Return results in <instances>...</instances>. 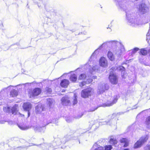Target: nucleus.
<instances>
[{
	"label": "nucleus",
	"mask_w": 150,
	"mask_h": 150,
	"mask_svg": "<svg viewBox=\"0 0 150 150\" xmlns=\"http://www.w3.org/2000/svg\"><path fill=\"white\" fill-rule=\"evenodd\" d=\"M77 138V137H72L70 136L65 137L62 139L57 138L55 139V142H53V146H55V144L58 146L64 144L70 139H76Z\"/></svg>",
	"instance_id": "obj_5"
},
{
	"label": "nucleus",
	"mask_w": 150,
	"mask_h": 150,
	"mask_svg": "<svg viewBox=\"0 0 150 150\" xmlns=\"http://www.w3.org/2000/svg\"><path fill=\"white\" fill-rule=\"evenodd\" d=\"M18 94V91L14 89H13L10 91V96L12 97H16L17 96Z\"/></svg>",
	"instance_id": "obj_25"
},
{
	"label": "nucleus",
	"mask_w": 150,
	"mask_h": 150,
	"mask_svg": "<svg viewBox=\"0 0 150 150\" xmlns=\"http://www.w3.org/2000/svg\"><path fill=\"white\" fill-rule=\"evenodd\" d=\"M120 142L121 143H124L125 144L123 146L125 147H127L128 146L129 142L128 140L125 138H123L120 140Z\"/></svg>",
	"instance_id": "obj_21"
},
{
	"label": "nucleus",
	"mask_w": 150,
	"mask_h": 150,
	"mask_svg": "<svg viewBox=\"0 0 150 150\" xmlns=\"http://www.w3.org/2000/svg\"><path fill=\"white\" fill-rule=\"evenodd\" d=\"M146 124L147 125H150V116L148 117L146 119Z\"/></svg>",
	"instance_id": "obj_36"
},
{
	"label": "nucleus",
	"mask_w": 150,
	"mask_h": 150,
	"mask_svg": "<svg viewBox=\"0 0 150 150\" xmlns=\"http://www.w3.org/2000/svg\"><path fill=\"white\" fill-rule=\"evenodd\" d=\"M44 126L41 127L39 126L36 125L33 127L34 130L36 132H40V133H44L45 129V126L47 125L50 123H54V121L50 120V117L49 116H47L44 117Z\"/></svg>",
	"instance_id": "obj_4"
},
{
	"label": "nucleus",
	"mask_w": 150,
	"mask_h": 150,
	"mask_svg": "<svg viewBox=\"0 0 150 150\" xmlns=\"http://www.w3.org/2000/svg\"><path fill=\"white\" fill-rule=\"evenodd\" d=\"M45 90L47 92L49 93H50L52 92L51 89L49 87H46L45 88Z\"/></svg>",
	"instance_id": "obj_37"
},
{
	"label": "nucleus",
	"mask_w": 150,
	"mask_h": 150,
	"mask_svg": "<svg viewBox=\"0 0 150 150\" xmlns=\"http://www.w3.org/2000/svg\"><path fill=\"white\" fill-rule=\"evenodd\" d=\"M139 49L138 48H135L132 50L130 51L129 52L132 53V54H134Z\"/></svg>",
	"instance_id": "obj_35"
},
{
	"label": "nucleus",
	"mask_w": 150,
	"mask_h": 150,
	"mask_svg": "<svg viewBox=\"0 0 150 150\" xmlns=\"http://www.w3.org/2000/svg\"><path fill=\"white\" fill-rule=\"evenodd\" d=\"M99 68V67L98 65L95 64L94 66V65H93V67L92 68V70H90V72H91V74H92L93 71H98Z\"/></svg>",
	"instance_id": "obj_28"
},
{
	"label": "nucleus",
	"mask_w": 150,
	"mask_h": 150,
	"mask_svg": "<svg viewBox=\"0 0 150 150\" xmlns=\"http://www.w3.org/2000/svg\"><path fill=\"white\" fill-rule=\"evenodd\" d=\"M18 106V105L15 104V105L11 108L8 106L4 107L3 109L5 112L9 113H12V114L16 115L17 116L20 118L21 117V119H22L24 118V115L21 114L17 111Z\"/></svg>",
	"instance_id": "obj_3"
},
{
	"label": "nucleus",
	"mask_w": 150,
	"mask_h": 150,
	"mask_svg": "<svg viewBox=\"0 0 150 150\" xmlns=\"http://www.w3.org/2000/svg\"><path fill=\"white\" fill-rule=\"evenodd\" d=\"M69 83V81L67 79H64L61 81L60 85L62 87L67 88Z\"/></svg>",
	"instance_id": "obj_17"
},
{
	"label": "nucleus",
	"mask_w": 150,
	"mask_h": 150,
	"mask_svg": "<svg viewBox=\"0 0 150 150\" xmlns=\"http://www.w3.org/2000/svg\"><path fill=\"white\" fill-rule=\"evenodd\" d=\"M104 45L108 44L111 45V48L115 54L119 56L124 51L125 48L123 44L118 41L113 40L103 43Z\"/></svg>",
	"instance_id": "obj_2"
},
{
	"label": "nucleus",
	"mask_w": 150,
	"mask_h": 150,
	"mask_svg": "<svg viewBox=\"0 0 150 150\" xmlns=\"http://www.w3.org/2000/svg\"><path fill=\"white\" fill-rule=\"evenodd\" d=\"M107 56L109 59L111 61H113L115 60V57L112 53L110 51H108L107 53Z\"/></svg>",
	"instance_id": "obj_22"
},
{
	"label": "nucleus",
	"mask_w": 150,
	"mask_h": 150,
	"mask_svg": "<svg viewBox=\"0 0 150 150\" xmlns=\"http://www.w3.org/2000/svg\"><path fill=\"white\" fill-rule=\"evenodd\" d=\"M92 90V88H91L83 90L81 92V97L83 98L88 97L89 96H91Z\"/></svg>",
	"instance_id": "obj_9"
},
{
	"label": "nucleus",
	"mask_w": 150,
	"mask_h": 150,
	"mask_svg": "<svg viewBox=\"0 0 150 150\" xmlns=\"http://www.w3.org/2000/svg\"><path fill=\"white\" fill-rule=\"evenodd\" d=\"M140 54L143 55H145L147 54V51L144 49H142L140 51Z\"/></svg>",
	"instance_id": "obj_33"
},
{
	"label": "nucleus",
	"mask_w": 150,
	"mask_h": 150,
	"mask_svg": "<svg viewBox=\"0 0 150 150\" xmlns=\"http://www.w3.org/2000/svg\"><path fill=\"white\" fill-rule=\"evenodd\" d=\"M61 148H63V147L62 146H61Z\"/></svg>",
	"instance_id": "obj_56"
},
{
	"label": "nucleus",
	"mask_w": 150,
	"mask_h": 150,
	"mask_svg": "<svg viewBox=\"0 0 150 150\" xmlns=\"http://www.w3.org/2000/svg\"><path fill=\"white\" fill-rule=\"evenodd\" d=\"M146 36L149 37V39H150V33L149 32H148L146 34Z\"/></svg>",
	"instance_id": "obj_43"
},
{
	"label": "nucleus",
	"mask_w": 150,
	"mask_h": 150,
	"mask_svg": "<svg viewBox=\"0 0 150 150\" xmlns=\"http://www.w3.org/2000/svg\"><path fill=\"white\" fill-rule=\"evenodd\" d=\"M81 117V116H80V117H79V118Z\"/></svg>",
	"instance_id": "obj_57"
},
{
	"label": "nucleus",
	"mask_w": 150,
	"mask_h": 150,
	"mask_svg": "<svg viewBox=\"0 0 150 150\" xmlns=\"http://www.w3.org/2000/svg\"><path fill=\"white\" fill-rule=\"evenodd\" d=\"M48 102V105L50 108L52 107L53 106L54 100L53 99L48 98L47 99Z\"/></svg>",
	"instance_id": "obj_26"
},
{
	"label": "nucleus",
	"mask_w": 150,
	"mask_h": 150,
	"mask_svg": "<svg viewBox=\"0 0 150 150\" xmlns=\"http://www.w3.org/2000/svg\"><path fill=\"white\" fill-rule=\"evenodd\" d=\"M2 104V103L1 102H0V105H1Z\"/></svg>",
	"instance_id": "obj_50"
},
{
	"label": "nucleus",
	"mask_w": 150,
	"mask_h": 150,
	"mask_svg": "<svg viewBox=\"0 0 150 150\" xmlns=\"http://www.w3.org/2000/svg\"><path fill=\"white\" fill-rule=\"evenodd\" d=\"M149 40V37L146 36V40L148 41Z\"/></svg>",
	"instance_id": "obj_46"
},
{
	"label": "nucleus",
	"mask_w": 150,
	"mask_h": 150,
	"mask_svg": "<svg viewBox=\"0 0 150 150\" xmlns=\"http://www.w3.org/2000/svg\"><path fill=\"white\" fill-rule=\"evenodd\" d=\"M109 88V86L107 84L102 83L99 85L97 90V93L100 94L103 93L105 90H107Z\"/></svg>",
	"instance_id": "obj_10"
},
{
	"label": "nucleus",
	"mask_w": 150,
	"mask_h": 150,
	"mask_svg": "<svg viewBox=\"0 0 150 150\" xmlns=\"http://www.w3.org/2000/svg\"><path fill=\"white\" fill-rule=\"evenodd\" d=\"M28 4H27V6H28Z\"/></svg>",
	"instance_id": "obj_58"
},
{
	"label": "nucleus",
	"mask_w": 150,
	"mask_h": 150,
	"mask_svg": "<svg viewBox=\"0 0 150 150\" xmlns=\"http://www.w3.org/2000/svg\"><path fill=\"white\" fill-rule=\"evenodd\" d=\"M119 98L118 96H115L113 97H111L110 100H108L105 104H103V106H110L115 104L117 102Z\"/></svg>",
	"instance_id": "obj_8"
},
{
	"label": "nucleus",
	"mask_w": 150,
	"mask_h": 150,
	"mask_svg": "<svg viewBox=\"0 0 150 150\" xmlns=\"http://www.w3.org/2000/svg\"><path fill=\"white\" fill-rule=\"evenodd\" d=\"M99 64L101 67H106L108 66V62L106 58L101 57L99 60Z\"/></svg>",
	"instance_id": "obj_16"
},
{
	"label": "nucleus",
	"mask_w": 150,
	"mask_h": 150,
	"mask_svg": "<svg viewBox=\"0 0 150 150\" xmlns=\"http://www.w3.org/2000/svg\"><path fill=\"white\" fill-rule=\"evenodd\" d=\"M41 92V90L39 88H36L34 89L31 93H30V98L37 96L40 94Z\"/></svg>",
	"instance_id": "obj_15"
},
{
	"label": "nucleus",
	"mask_w": 150,
	"mask_h": 150,
	"mask_svg": "<svg viewBox=\"0 0 150 150\" xmlns=\"http://www.w3.org/2000/svg\"><path fill=\"white\" fill-rule=\"evenodd\" d=\"M43 110V108L42 105L38 104L35 108V112L37 114L40 113Z\"/></svg>",
	"instance_id": "obj_18"
},
{
	"label": "nucleus",
	"mask_w": 150,
	"mask_h": 150,
	"mask_svg": "<svg viewBox=\"0 0 150 150\" xmlns=\"http://www.w3.org/2000/svg\"><path fill=\"white\" fill-rule=\"evenodd\" d=\"M70 80L73 82H75L77 80V75L75 74H71L69 78Z\"/></svg>",
	"instance_id": "obj_23"
},
{
	"label": "nucleus",
	"mask_w": 150,
	"mask_h": 150,
	"mask_svg": "<svg viewBox=\"0 0 150 150\" xmlns=\"http://www.w3.org/2000/svg\"><path fill=\"white\" fill-rule=\"evenodd\" d=\"M21 84H19V85H17V86H21Z\"/></svg>",
	"instance_id": "obj_53"
},
{
	"label": "nucleus",
	"mask_w": 150,
	"mask_h": 150,
	"mask_svg": "<svg viewBox=\"0 0 150 150\" xmlns=\"http://www.w3.org/2000/svg\"><path fill=\"white\" fill-rule=\"evenodd\" d=\"M124 150H129L128 149H125Z\"/></svg>",
	"instance_id": "obj_49"
},
{
	"label": "nucleus",
	"mask_w": 150,
	"mask_h": 150,
	"mask_svg": "<svg viewBox=\"0 0 150 150\" xmlns=\"http://www.w3.org/2000/svg\"><path fill=\"white\" fill-rule=\"evenodd\" d=\"M41 146L42 148L45 149V147H46L47 149L48 147H49V145L48 144H42Z\"/></svg>",
	"instance_id": "obj_39"
},
{
	"label": "nucleus",
	"mask_w": 150,
	"mask_h": 150,
	"mask_svg": "<svg viewBox=\"0 0 150 150\" xmlns=\"http://www.w3.org/2000/svg\"><path fill=\"white\" fill-rule=\"evenodd\" d=\"M34 145H36L37 146H40L41 145V144H38V145H36V144H34Z\"/></svg>",
	"instance_id": "obj_48"
},
{
	"label": "nucleus",
	"mask_w": 150,
	"mask_h": 150,
	"mask_svg": "<svg viewBox=\"0 0 150 150\" xmlns=\"http://www.w3.org/2000/svg\"><path fill=\"white\" fill-rule=\"evenodd\" d=\"M74 99L73 102V104L74 105L77 103V96L76 93H74Z\"/></svg>",
	"instance_id": "obj_32"
},
{
	"label": "nucleus",
	"mask_w": 150,
	"mask_h": 150,
	"mask_svg": "<svg viewBox=\"0 0 150 150\" xmlns=\"http://www.w3.org/2000/svg\"><path fill=\"white\" fill-rule=\"evenodd\" d=\"M23 107L25 111L28 112V117H29L30 114L29 111L32 108L31 104L29 103H24L23 104Z\"/></svg>",
	"instance_id": "obj_13"
},
{
	"label": "nucleus",
	"mask_w": 150,
	"mask_h": 150,
	"mask_svg": "<svg viewBox=\"0 0 150 150\" xmlns=\"http://www.w3.org/2000/svg\"><path fill=\"white\" fill-rule=\"evenodd\" d=\"M115 67H112L111 69H110V70H112L113 71H114L115 70Z\"/></svg>",
	"instance_id": "obj_45"
},
{
	"label": "nucleus",
	"mask_w": 150,
	"mask_h": 150,
	"mask_svg": "<svg viewBox=\"0 0 150 150\" xmlns=\"http://www.w3.org/2000/svg\"><path fill=\"white\" fill-rule=\"evenodd\" d=\"M148 150H150V146L149 147Z\"/></svg>",
	"instance_id": "obj_51"
},
{
	"label": "nucleus",
	"mask_w": 150,
	"mask_h": 150,
	"mask_svg": "<svg viewBox=\"0 0 150 150\" xmlns=\"http://www.w3.org/2000/svg\"><path fill=\"white\" fill-rule=\"evenodd\" d=\"M149 9L146 5L144 4H142L139 5V11L142 14H143L148 11Z\"/></svg>",
	"instance_id": "obj_12"
},
{
	"label": "nucleus",
	"mask_w": 150,
	"mask_h": 150,
	"mask_svg": "<svg viewBox=\"0 0 150 150\" xmlns=\"http://www.w3.org/2000/svg\"><path fill=\"white\" fill-rule=\"evenodd\" d=\"M18 127L21 130H25L28 129L29 128V126H26L24 124H18Z\"/></svg>",
	"instance_id": "obj_24"
},
{
	"label": "nucleus",
	"mask_w": 150,
	"mask_h": 150,
	"mask_svg": "<svg viewBox=\"0 0 150 150\" xmlns=\"http://www.w3.org/2000/svg\"><path fill=\"white\" fill-rule=\"evenodd\" d=\"M112 149L111 145H108L105 146L104 150H111Z\"/></svg>",
	"instance_id": "obj_34"
},
{
	"label": "nucleus",
	"mask_w": 150,
	"mask_h": 150,
	"mask_svg": "<svg viewBox=\"0 0 150 150\" xmlns=\"http://www.w3.org/2000/svg\"><path fill=\"white\" fill-rule=\"evenodd\" d=\"M114 1L117 6L125 12L127 19L130 25L136 26L142 24V22L140 20V17L135 16L134 14L128 8L126 0Z\"/></svg>",
	"instance_id": "obj_1"
},
{
	"label": "nucleus",
	"mask_w": 150,
	"mask_h": 150,
	"mask_svg": "<svg viewBox=\"0 0 150 150\" xmlns=\"http://www.w3.org/2000/svg\"><path fill=\"white\" fill-rule=\"evenodd\" d=\"M92 81V80L91 79H88L86 81L87 84H88L91 83Z\"/></svg>",
	"instance_id": "obj_40"
},
{
	"label": "nucleus",
	"mask_w": 150,
	"mask_h": 150,
	"mask_svg": "<svg viewBox=\"0 0 150 150\" xmlns=\"http://www.w3.org/2000/svg\"><path fill=\"white\" fill-rule=\"evenodd\" d=\"M110 82L113 84H116L117 83L118 80L116 75L113 72H110L109 77Z\"/></svg>",
	"instance_id": "obj_11"
},
{
	"label": "nucleus",
	"mask_w": 150,
	"mask_h": 150,
	"mask_svg": "<svg viewBox=\"0 0 150 150\" xmlns=\"http://www.w3.org/2000/svg\"><path fill=\"white\" fill-rule=\"evenodd\" d=\"M87 84L86 81L82 82L79 84V86L81 87H82L83 86L86 84Z\"/></svg>",
	"instance_id": "obj_38"
},
{
	"label": "nucleus",
	"mask_w": 150,
	"mask_h": 150,
	"mask_svg": "<svg viewBox=\"0 0 150 150\" xmlns=\"http://www.w3.org/2000/svg\"><path fill=\"white\" fill-rule=\"evenodd\" d=\"M110 144H112V145H115L117 143V141L116 139L113 138H111L110 139L109 141Z\"/></svg>",
	"instance_id": "obj_29"
},
{
	"label": "nucleus",
	"mask_w": 150,
	"mask_h": 150,
	"mask_svg": "<svg viewBox=\"0 0 150 150\" xmlns=\"http://www.w3.org/2000/svg\"><path fill=\"white\" fill-rule=\"evenodd\" d=\"M104 45V44H103L101 45H100L99 47L96 49L94 52L92 54L90 59H89V61L88 62V64L89 65V66H91V65H90V64L91 63V62H92V60L94 59V57H95V58H96V55H97L98 54V53L99 52V50L100 49V48L102 47L103 45Z\"/></svg>",
	"instance_id": "obj_14"
},
{
	"label": "nucleus",
	"mask_w": 150,
	"mask_h": 150,
	"mask_svg": "<svg viewBox=\"0 0 150 150\" xmlns=\"http://www.w3.org/2000/svg\"><path fill=\"white\" fill-rule=\"evenodd\" d=\"M1 94L0 93V100H1Z\"/></svg>",
	"instance_id": "obj_52"
},
{
	"label": "nucleus",
	"mask_w": 150,
	"mask_h": 150,
	"mask_svg": "<svg viewBox=\"0 0 150 150\" xmlns=\"http://www.w3.org/2000/svg\"><path fill=\"white\" fill-rule=\"evenodd\" d=\"M4 121H3V122H1V123H4Z\"/></svg>",
	"instance_id": "obj_54"
},
{
	"label": "nucleus",
	"mask_w": 150,
	"mask_h": 150,
	"mask_svg": "<svg viewBox=\"0 0 150 150\" xmlns=\"http://www.w3.org/2000/svg\"><path fill=\"white\" fill-rule=\"evenodd\" d=\"M124 113L123 112H119L118 113H115L112 114V119L111 120L109 121L108 122H100L99 123L100 125H111V123L113 125H115V124L116 123V120L115 121H114L113 119L114 118L117 116V115H121L122 114Z\"/></svg>",
	"instance_id": "obj_6"
},
{
	"label": "nucleus",
	"mask_w": 150,
	"mask_h": 150,
	"mask_svg": "<svg viewBox=\"0 0 150 150\" xmlns=\"http://www.w3.org/2000/svg\"><path fill=\"white\" fill-rule=\"evenodd\" d=\"M98 108L97 107L94 108H93V109H89L88 111V112H93L95 111V110H96Z\"/></svg>",
	"instance_id": "obj_41"
},
{
	"label": "nucleus",
	"mask_w": 150,
	"mask_h": 150,
	"mask_svg": "<svg viewBox=\"0 0 150 150\" xmlns=\"http://www.w3.org/2000/svg\"><path fill=\"white\" fill-rule=\"evenodd\" d=\"M61 102L62 104L65 106L68 105L70 102V100L66 97L62 98Z\"/></svg>",
	"instance_id": "obj_19"
},
{
	"label": "nucleus",
	"mask_w": 150,
	"mask_h": 150,
	"mask_svg": "<svg viewBox=\"0 0 150 150\" xmlns=\"http://www.w3.org/2000/svg\"><path fill=\"white\" fill-rule=\"evenodd\" d=\"M148 138V136L147 135L141 137L134 144V148L136 149L140 147L142 145L147 141Z\"/></svg>",
	"instance_id": "obj_7"
},
{
	"label": "nucleus",
	"mask_w": 150,
	"mask_h": 150,
	"mask_svg": "<svg viewBox=\"0 0 150 150\" xmlns=\"http://www.w3.org/2000/svg\"><path fill=\"white\" fill-rule=\"evenodd\" d=\"M66 121H67V122H70V120H68V119H66Z\"/></svg>",
	"instance_id": "obj_47"
},
{
	"label": "nucleus",
	"mask_w": 150,
	"mask_h": 150,
	"mask_svg": "<svg viewBox=\"0 0 150 150\" xmlns=\"http://www.w3.org/2000/svg\"><path fill=\"white\" fill-rule=\"evenodd\" d=\"M86 77V76L85 74H80L78 78L79 80H83L85 79Z\"/></svg>",
	"instance_id": "obj_31"
},
{
	"label": "nucleus",
	"mask_w": 150,
	"mask_h": 150,
	"mask_svg": "<svg viewBox=\"0 0 150 150\" xmlns=\"http://www.w3.org/2000/svg\"><path fill=\"white\" fill-rule=\"evenodd\" d=\"M110 31H111V30L110 29Z\"/></svg>",
	"instance_id": "obj_59"
},
{
	"label": "nucleus",
	"mask_w": 150,
	"mask_h": 150,
	"mask_svg": "<svg viewBox=\"0 0 150 150\" xmlns=\"http://www.w3.org/2000/svg\"><path fill=\"white\" fill-rule=\"evenodd\" d=\"M137 108V106L136 105H135L132 108V109H136V108Z\"/></svg>",
	"instance_id": "obj_44"
},
{
	"label": "nucleus",
	"mask_w": 150,
	"mask_h": 150,
	"mask_svg": "<svg viewBox=\"0 0 150 150\" xmlns=\"http://www.w3.org/2000/svg\"><path fill=\"white\" fill-rule=\"evenodd\" d=\"M97 144L96 143H95L93 146V148H95L94 150H104V147L102 146H98L97 147H96L97 146Z\"/></svg>",
	"instance_id": "obj_30"
},
{
	"label": "nucleus",
	"mask_w": 150,
	"mask_h": 150,
	"mask_svg": "<svg viewBox=\"0 0 150 150\" xmlns=\"http://www.w3.org/2000/svg\"><path fill=\"white\" fill-rule=\"evenodd\" d=\"M48 102V105L50 108L52 107L53 106L54 100L53 99L48 98L47 99Z\"/></svg>",
	"instance_id": "obj_27"
},
{
	"label": "nucleus",
	"mask_w": 150,
	"mask_h": 150,
	"mask_svg": "<svg viewBox=\"0 0 150 150\" xmlns=\"http://www.w3.org/2000/svg\"><path fill=\"white\" fill-rule=\"evenodd\" d=\"M79 144H80V142L79 140Z\"/></svg>",
	"instance_id": "obj_55"
},
{
	"label": "nucleus",
	"mask_w": 150,
	"mask_h": 150,
	"mask_svg": "<svg viewBox=\"0 0 150 150\" xmlns=\"http://www.w3.org/2000/svg\"><path fill=\"white\" fill-rule=\"evenodd\" d=\"M13 86H10L6 88H4L3 89V90L4 91H6L7 89H10Z\"/></svg>",
	"instance_id": "obj_42"
},
{
	"label": "nucleus",
	"mask_w": 150,
	"mask_h": 150,
	"mask_svg": "<svg viewBox=\"0 0 150 150\" xmlns=\"http://www.w3.org/2000/svg\"><path fill=\"white\" fill-rule=\"evenodd\" d=\"M117 69L118 70L121 71L122 76V78H125V68L122 66H119L117 68Z\"/></svg>",
	"instance_id": "obj_20"
}]
</instances>
